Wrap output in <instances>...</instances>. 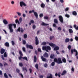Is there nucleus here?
Listing matches in <instances>:
<instances>
[{"label":"nucleus","mask_w":78,"mask_h":78,"mask_svg":"<svg viewBox=\"0 0 78 78\" xmlns=\"http://www.w3.org/2000/svg\"><path fill=\"white\" fill-rule=\"evenodd\" d=\"M54 62H52L51 63V65L53 67L55 65V62H57L58 64H62V61L61 60V58H58V59L56 58H55L54 60Z\"/></svg>","instance_id":"obj_1"},{"label":"nucleus","mask_w":78,"mask_h":78,"mask_svg":"<svg viewBox=\"0 0 78 78\" xmlns=\"http://www.w3.org/2000/svg\"><path fill=\"white\" fill-rule=\"evenodd\" d=\"M19 53L20 55V57H19V60H21V59L22 58L23 59H25L27 61H28V58H27V57H22V56H23V54L22 53V52L20 50L19 51Z\"/></svg>","instance_id":"obj_2"},{"label":"nucleus","mask_w":78,"mask_h":78,"mask_svg":"<svg viewBox=\"0 0 78 78\" xmlns=\"http://www.w3.org/2000/svg\"><path fill=\"white\" fill-rule=\"evenodd\" d=\"M32 12H34V14L35 17H36V19H38V14L37 12H34V10H32V11H30L29 12V13L30 14H31Z\"/></svg>","instance_id":"obj_3"},{"label":"nucleus","mask_w":78,"mask_h":78,"mask_svg":"<svg viewBox=\"0 0 78 78\" xmlns=\"http://www.w3.org/2000/svg\"><path fill=\"white\" fill-rule=\"evenodd\" d=\"M71 52L72 55H73V52H76L75 56H78V51L75 49H71Z\"/></svg>","instance_id":"obj_4"},{"label":"nucleus","mask_w":78,"mask_h":78,"mask_svg":"<svg viewBox=\"0 0 78 78\" xmlns=\"http://www.w3.org/2000/svg\"><path fill=\"white\" fill-rule=\"evenodd\" d=\"M26 46L27 48H30V49H33V47L31 45H28V44H27Z\"/></svg>","instance_id":"obj_5"},{"label":"nucleus","mask_w":78,"mask_h":78,"mask_svg":"<svg viewBox=\"0 0 78 78\" xmlns=\"http://www.w3.org/2000/svg\"><path fill=\"white\" fill-rule=\"evenodd\" d=\"M21 31V33H23V31H24V30L22 28H20V27H19L18 28L17 30L16 31H19V32H20Z\"/></svg>","instance_id":"obj_6"},{"label":"nucleus","mask_w":78,"mask_h":78,"mask_svg":"<svg viewBox=\"0 0 78 78\" xmlns=\"http://www.w3.org/2000/svg\"><path fill=\"white\" fill-rule=\"evenodd\" d=\"M59 20L61 23L64 22V20H63V17L61 16H59Z\"/></svg>","instance_id":"obj_7"},{"label":"nucleus","mask_w":78,"mask_h":78,"mask_svg":"<svg viewBox=\"0 0 78 78\" xmlns=\"http://www.w3.org/2000/svg\"><path fill=\"white\" fill-rule=\"evenodd\" d=\"M39 44V41H38V39L37 37H35V44L36 45H38Z\"/></svg>","instance_id":"obj_8"},{"label":"nucleus","mask_w":78,"mask_h":78,"mask_svg":"<svg viewBox=\"0 0 78 78\" xmlns=\"http://www.w3.org/2000/svg\"><path fill=\"white\" fill-rule=\"evenodd\" d=\"M23 5L24 6H26V4H25V3L23 2H20V6L21 7H22Z\"/></svg>","instance_id":"obj_9"},{"label":"nucleus","mask_w":78,"mask_h":78,"mask_svg":"<svg viewBox=\"0 0 78 78\" xmlns=\"http://www.w3.org/2000/svg\"><path fill=\"white\" fill-rule=\"evenodd\" d=\"M49 45L51 46V47H56V45L55 44H54L53 43H49Z\"/></svg>","instance_id":"obj_10"},{"label":"nucleus","mask_w":78,"mask_h":78,"mask_svg":"<svg viewBox=\"0 0 78 78\" xmlns=\"http://www.w3.org/2000/svg\"><path fill=\"white\" fill-rule=\"evenodd\" d=\"M43 56L45 58H48V54L46 52H45L43 55Z\"/></svg>","instance_id":"obj_11"},{"label":"nucleus","mask_w":78,"mask_h":78,"mask_svg":"<svg viewBox=\"0 0 78 78\" xmlns=\"http://www.w3.org/2000/svg\"><path fill=\"white\" fill-rule=\"evenodd\" d=\"M5 50L3 48H2L1 50L0 53L2 55H3V54L5 53Z\"/></svg>","instance_id":"obj_12"},{"label":"nucleus","mask_w":78,"mask_h":78,"mask_svg":"<svg viewBox=\"0 0 78 78\" xmlns=\"http://www.w3.org/2000/svg\"><path fill=\"white\" fill-rule=\"evenodd\" d=\"M41 58L43 61L44 62H46V58L44 57L43 56H41Z\"/></svg>","instance_id":"obj_13"},{"label":"nucleus","mask_w":78,"mask_h":78,"mask_svg":"<svg viewBox=\"0 0 78 78\" xmlns=\"http://www.w3.org/2000/svg\"><path fill=\"white\" fill-rule=\"evenodd\" d=\"M41 25L42 26H47V25H49L48 24L45 23L44 22H42Z\"/></svg>","instance_id":"obj_14"},{"label":"nucleus","mask_w":78,"mask_h":78,"mask_svg":"<svg viewBox=\"0 0 78 78\" xmlns=\"http://www.w3.org/2000/svg\"><path fill=\"white\" fill-rule=\"evenodd\" d=\"M46 46H43L42 48V49L43 50H45L47 52H49L48 50H46Z\"/></svg>","instance_id":"obj_15"},{"label":"nucleus","mask_w":78,"mask_h":78,"mask_svg":"<svg viewBox=\"0 0 78 78\" xmlns=\"http://www.w3.org/2000/svg\"><path fill=\"white\" fill-rule=\"evenodd\" d=\"M73 15V16H77V13L75 11H73L72 12Z\"/></svg>","instance_id":"obj_16"},{"label":"nucleus","mask_w":78,"mask_h":78,"mask_svg":"<svg viewBox=\"0 0 78 78\" xmlns=\"http://www.w3.org/2000/svg\"><path fill=\"white\" fill-rule=\"evenodd\" d=\"M3 22L5 25H7V24L8 23L7 22V20H6L5 19H4L3 20Z\"/></svg>","instance_id":"obj_17"},{"label":"nucleus","mask_w":78,"mask_h":78,"mask_svg":"<svg viewBox=\"0 0 78 78\" xmlns=\"http://www.w3.org/2000/svg\"><path fill=\"white\" fill-rule=\"evenodd\" d=\"M67 73V71L66 70H64L63 71L62 73L61 74V75H64Z\"/></svg>","instance_id":"obj_18"},{"label":"nucleus","mask_w":78,"mask_h":78,"mask_svg":"<svg viewBox=\"0 0 78 78\" xmlns=\"http://www.w3.org/2000/svg\"><path fill=\"white\" fill-rule=\"evenodd\" d=\"M4 44L6 47H9V43L8 42L5 43Z\"/></svg>","instance_id":"obj_19"},{"label":"nucleus","mask_w":78,"mask_h":78,"mask_svg":"<svg viewBox=\"0 0 78 78\" xmlns=\"http://www.w3.org/2000/svg\"><path fill=\"white\" fill-rule=\"evenodd\" d=\"M55 55H54V54H51L50 56V58L51 59H54V58H55Z\"/></svg>","instance_id":"obj_20"},{"label":"nucleus","mask_w":78,"mask_h":78,"mask_svg":"<svg viewBox=\"0 0 78 78\" xmlns=\"http://www.w3.org/2000/svg\"><path fill=\"white\" fill-rule=\"evenodd\" d=\"M47 50H51V48L48 46H46V49Z\"/></svg>","instance_id":"obj_21"},{"label":"nucleus","mask_w":78,"mask_h":78,"mask_svg":"<svg viewBox=\"0 0 78 78\" xmlns=\"http://www.w3.org/2000/svg\"><path fill=\"white\" fill-rule=\"evenodd\" d=\"M54 50H59V47L58 46H56L55 47H54Z\"/></svg>","instance_id":"obj_22"},{"label":"nucleus","mask_w":78,"mask_h":78,"mask_svg":"<svg viewBox=\"0 0 78 78\" xmlns=\"http://www.w3.org/2000/svg\"><path fill=\"white\" fill-rule=\"evenodd\" d=\"M70 41V39L68 38H66L65 39V42L66 43H67V42H69Z\"/></svg>","instance_id":"obj_23"},{"label":"nucleus","mask_w":78,"mask_h":78,"mask_svg":"<svg viewBox=\"0 0 78 78\" xmlns=\"http://www.w3.org/2000/svg\"><path fill=\"white\" fill-rule=\"evenodd\" d=\"M54 22L55 23H56L58 24V20L56 19H54Z\"/></svg>","instance_id":"obj_24"},{"label":"nucleus","mask_w":78,"mask_h":78,"mask_svg":"<svg viewBox=\"0 0 78 78\" xmlns=\"http://www.w3.org/2000/svg\"><path fill=\"white\" fill-rule=\"evenodd\" d=\"M73 27L76 30H78V26L76 27V25L75 24L73 25Z\"/></svg>","instance_id":"obj_25"},{"label":"nucleus","mask_w":78,"mask_h":78,"mask_svg":"<svg viewBox=\"0 0 78 78\" xmlns=\"http://www.w3.org/2000/svg\"><path fill=\"white\" fill-rule=\"evenodd\" d=\"M47 78H53V75L51 74H50L49 76H47Z\"/></svg>","instance_id":"obj_26"},{"label":"nucleus","mask_w":78,"mask_h":78,"mask_svg":"<svg viewBox=\"0 0 78 78\" xmlns=\"http://www.w3.org/2000/svg\"><path fill=\"white\" fill-rule=\"evenodd\" d=\"M45 4L44 3H42L41 5V7L43 8H44L45 7Z\"/></svg>","instance_id":"obj_27"},{"label":"nucleus","mask_w":78,"mask_h":78,"mask_svg":"<svg viewBox=\"0 0 78 78\" xmlns=\"http://www.w3.org/2000/svg\"><path fill=\"white\" fill-rule=\"evenodd\" d=\"M34 61L35 62H36V61H37V57L36 55H34Z\"/></svg>","instance_id":"obj_28"},{"label":"nucleus","mask_w":78,"mask_h":78,"mask_svg":"<svg viewBox=\"0 0 78 78\" xmlns=\"http://www.w3.org/2000/svg\"><path fill=\"white\" fill-rule=\"evenodd\" d=\"M15 23H17L18 25H20V22H19V20L17 19H16L15 20Z\"/></svg>","instance_id":"obj_29"},{"label":"nucleus","mask_w":78,"mask_h":78,"mask_svg":"<svg viewBox=\"0 0 78 78\" xmlns=\"http://www.w3.org/2000/svg\"><path fill=\"white\" fill-rule=\"evenodd\" d=\"M69 33H73V30H72V29H69Z\"/></svg>","instance_id":"obj_30"},{"label":"nucleus","mask_w":78,"mask_h":78,"mask_svg":"<svg viewBox=\"0 0 78 78\" xmlns=\"http://www.w3.org/2000/svg\"><path fill=\"white\" fill-rule=\"evenodd\" d=\"M47 44V43L45 42H43L42 43L41 45H46Z\"/></svg>","instance_id":"obj_31"},{"label":"nucleus","mask_w":78,"mask_h":78,"mask_svg":"<svg viewBox=\"0 0 78 78\" xmlns=\"http://www.w3.org/2000/svg\"><path fill=\"white\" fill-rule=\"evenodd\" d=\"M4 58H6L7 57V54H6V52H5L4 54Z\"/></svg>","instance_id":"obj_32"},{"label":"nucleus","mask_w":78,"mask_h":78,"mask_svg":"<svg viewBox=\"0 0 78 78\" xmlns=\"http://www.w3.org/2000/svg\"><path fill=\"white\" fill-rule=\"evenodd\" d=\"M35 66L36 69H38L39 68V66L38 65V64H36Z\"/></svg>","instance_id":"obj_33"},{"label":"nucleus","mask_w":78,"mask_h":78,"mask_svg":"<svg viewBox=\"0 0 78 78\" xmlns=\"http://www.w3.org/2000/svg\"><path fill=\"white\" fill-rule=\"evenodd\" d=\"M62 61L63 62H64V63H66V59L65 58H63L62 59Z\"/></svg>","instance_id":"obj_34"},{"label":"nucleus","mask_w":78,"mask_h":78,"mask_svg":"<svg viewBox=\"0 0 78 78\" xmlns=\"http://www.w3.org/2000/svg\"><path fill=\"white\" fill-rule=\"evenodd\" d=\"M19 65L20 67H23V65L22 64V62H20L19 64Z\"/></svg>","instance_id":"obj_35"},{"label":"nucleus","mask_w":78,"mask_h":78,"mask_svg":"<svg viewBox=\"0 0 78 78\" xmlns=\"http://www.w3.org/2000/svg\"><path fill=\"white\" fill-rule=\"evenodd\" d=\"M11 43L12 45L13 46H14V45H15V43H14V41H11Z\"/></svg>","instance_id":"obj_36"},{"label":"nucleus","mask_w":78,"mask_h":78,"mask_svg":"<svg viewBox=\"0 0 78 78\" xmlns=\"http://www.w3.org/2000/svg\"><path fill=\"white\" fill-rule=\"evenodd\" d=\"M44 19H46V20H48V17L44 16Z\"/></svg>","instance_id":"obj_37"},{"label":"nucleus","mask_w":78,"mask_h":78,"mask_svg":"<svg viewBox=\"0 0 78 78\" xmlns=\"http://www.w3.org/2000/svg\"><path fill=\"white\" fill-rule=\"evenodd\" d=\"M65 17H67V18H69V17H70V15L68 14H66L65 15Z\"/></svg>","instance_id":"obj_38"},{"label":"nucleus","mask_w":78,"mask_h":78,"mask_svg":"<svg viewBox=\"0 0 78 78\" xmlns=\"http://www.w3.org/2000/svg\"><path fill=\"white\" fill-rule=\"evenodd\" d=\"M4 76L5 78H8V76H7L6 73H5L4 74Z\"/></svg>","instance_id":"obj_39"},{"label":"nucleus","mask_w":78,"mask_h":78,"mask_svg":"<svg viewBox=\"0 0 78 78\" xmlns=\"http://www.w3.org/2000/svg\"><path fill=\"white\" fill-rule=\"evenodd\" d=\"M54 36H51L50 37V40H52V39H53L54 38Z\"/></svg>","instance_id":"obj_40"},{"label":"nucleus","mask_w":78,"mask_h":78,"mask_svg":"<svg viewBox=\"0 0 78 78\" xmlns=\"http://www.w3.org/2000/svg\"><path fill=\"white\" fill-rule=\"evenodd\" d=\"M24 39H27V34H25L24 35Z\"/></svg>","instance_id":"obj_41"},{"label":"nucleus","mask_w":78,"mask_h":78,"mask_svg":"<svg viewBox=\"0 0 78 78\" xmlns=\"http://www.w3.org/2000/svg\"><path fill=\"white\" fill-rule=\"evenodd\" d=\"M14 31V30L12 28H10V33H12Z\"/></svg>","instance_id":"obj_42"},{"label":"nucleus","mask_w":78,"mask_h":78,"mask_svg":"<svg viewBox=\"0 0 78 78\" xmlns=\"http://www.w3.org/2000/svg\"><path fill=\"white\" fill-rule=\"evenodd\" d=\"M40 17V18H41L42 17H43L44 16V15H43V14L41 13L39 15Z\"/></svg>","instance_id":"obj_43"},{"label":"nucleus","mask_w":78,"mask_h":78,"mask_svg":"<svg viewBox=\"0 0 78 78\" xmlns=\"http://www.w3.org/2000/svg\"><path fill=\"white\" fill-rule=\"evenodd\" d=\"M23 44L24 45H25V44H26V41L25 40H23Z\"/></svg>","instance_id":"obj_44"},{"label":"nucleus","mask_w":78,"mask_h":78,"mask_svg":"<svg viewBox=\"0 0 78 78\" xmlns=\"http://www.w3.org/2000/svg\"><path fill=\"white\" fill-rule=\"evenodd\" d=\"M19 20L20 22L21 23V22H22V17H20L19 19Z\"/></svg>","instance_id":"obj_45"},{"label":"nucleus","mask_w":78,"mask_h":78,"mask_svg":"<svg viewBox=\"0 0 78 78\" xmlns=\"http://www.w3.org/2000/svg\"><path fill=\"white\" fill-rule=\"evenodd\" d=\"M1 58L2 59V60H5V59L4 58V57L3 56V55H1Z\"/></svg>","instance_id":"obj_46"},{"label":"nucleus","mask_w":78,"mask_h":78,"mask_svg":"<svg viewBox=\"0 0 78 78\" xmlns=\"http://www.w3.org/2000/svg\"><path fill=\"white\" fill-rule=\"evenodd\" d=\"M75 40L76 41H78V37L77 36H76L75 38Z\"/></svg>","instance_id":"obj_47"},{"label":"nucleus","mask_w":78,"mask_h":78,"mask_svg":"<svg viewBox=\"0 0 78 78\" xmlns=\"http://www.w3.org/2000/svg\"><path fill=\"white\" fill-rule=\"evenodd\" d=\"M17 14L19 16H21V13L19 12H17Z\"/></svg>","instance_id":"obj_48"},{"label":"nucleus","mask_w":78,"mask_h":78,"mask_svg":"<svg viewBox=\"0 0 78 78\" xmlns=\"http://www.w3.org/2000/svg\"><path fill=\"white\" fill-rule=\"evenodd\" d=\"M69 50H70L71 49V45H69L68 47Z\"/></svg>","instance_id":"obj_49"},{"label":"nucleus","mask_w":78,"mask_h":78,"mask_svg":"<svg viewBox=\"0 0 78 78\" xmlns=\"http://www.w3.org/2000/svg\"><path fill=\"white\" fill-rule=\"evenodd\" d=\"M44 67L47 68V66H48V65H47V64L46 63V64H44Z\"/></svg>","instance_id":"obj_50"},{"label":"nucleus","mask_w":78,"mask_h":78,"mask_svg":"<svg viewBox=\"0 0 78 78\" xmlns=\"http://www.w3.org/2000/svg\"><path fill=\"white\" fill-rule=\"evenodd\" d=\"M69 8H68V7L66 8L65 9V11H69Z\"/></svg>","instance_id":"obj_51"},{"label":"nucleus","mask_w":78,"mask_h":78,"mask_svg":"<svg viewBox=\"0 0 78 78\" xmlns=\"http://www.w3.org/2000/svg\"><path fill=\"white\" fill-rule=\"evenodd\" d=\"M38 51H39L40 52H42V51H41V48H38Z\"/></svg>","instance_id":"obj_52"},{"label":"nucleus","mask_w":78,"mask_h":78,"mask_svg":"<svg viewBox=\"0 0 78 78\" xmlns=\"http://www.w3.org/2000/svg\"><path fill=\"white\" fill-rule=\"evenodd\" d=\"M36 28V25H34L33 26V29H35Z\"/></svg>","instance_id":"obj_53"},{"label":"nucleus","mask_w":78,"mask_h":78,"mask_svg":"<svg viewBox=\"0 0 78 78\" xmlns=\"http://www.w3.org/2000/svg\"><path fill=\"white\" fill-rule=\"evenodd\" d=\"M16 70L17 73H19V72H20V70H19V69H16Z\"/></svg>","instance_id":"obj_54"},{"label":"nucleus","mask_w":78,"mask_h":78,"mask_svg":"<svg viewBox=\"0 0 78 78\" xmlns=\"http://www.w3.org/2000/svg\"><path fill=\"white\" fill-rule=\"evenodd\" d=\"M58 76H59V77L60 78V77H61V73H58Z\"/></svg>","instance_id":"obj_55"},{"label":"nucleus","mask_w":78,"mask_h":78,"mask_svg":"<svg viewBox=\"0 0 78 78\" xmlns=\"http://www.w3.org/2000/svg\"><path fill=\"white\" fill-rule=\"evenodd\" d=\"M26 14H25V13H23V17H26Z\"/></svg>","instance_id":"obj_56"},{"label":"nucleus","mask_w":78,"mask_h":78,"mask_svg":"<svg viewBox=\"0 0 78 78\" xmlns=\"http://www.w3.org/2000/svg\"><path fill=\"white\" fill-rule=\"evenodd\" d=\"M23 50V51H25V48L24 47H23L22 48Z\"/></svg>","instance_id":"obj_57"},{"label":"nucleus","mask_w":78,"mask_h":78,"mask_svg":"<svg viewBox=\"0 0 78 78\" xmlns=\"http://www.w3.org/2000/svg\"><path fill=\"white\" fill-rule=\"evenodd\" d=\"M58 30H59V31H61V27H59L58 28Z\"/></svg>","instance_id":"obj_58"},{"label":"nucleus","mask_w":78,"mask_h":78,"mask_svg":"<svg viewBox=\"0 0 78 78\" xmlns=\"http://www.w3.org/2000/svg\"><path fill=\"white\" fill-rule=\"evenodd\" d=\"M4 67H5L6 66H8V64H7L6 62H5V63L4 64Z\"/></svg>","instance_id":"obj_59"},{"label":"nucleus","mask_w":78,"mask_h":78,"mask_svg":"<svg viewBox=\"0 0 78 78\" xmlns=\"http://www.w3.org/2000/svg\"><path fill=\"white\" fill-rule=\"evenodd\" d=\"M30 23H34V20H31Z\"/></svg>","instance_id":"obj_60"},{"label":"nucleus","mask_w":78,"mask_h":78,"mask_svg":"<svg viewBox=\"0 0 78 78\" xmlns=\"http://www.w3.org/2000/svg\"><path fill=\"white\" fill-rule=\"evenodd\" d=\"M71 70L72 71V72H74L75 71V69L73 68L72 67L71 69Z\"/></svg>","instance_id":"obj_61"},{"label":"nucleus","mask_w":78,"mask_h":78,"mask_svg":"<svg viewBox=\"0 0 78 78\" xmlns=\"http://www.w3.org/2000/svg\"><path fill=\"white\" fill-rule=\"evenodd\" d=\"M13 25L14 28H16V24H13Z\"/></svg>","instance_id":"obj_62"},{"label":"nucleus","mask_w":78,"mask_h":78,"mask_svg":"<svg viewBox=\"0 0 78 78\" xmlns=\"http://www.w3.org/2000/svg\"><path fill=\"white\" fill-rule=\"evenodd\" d=\"M20 75L22 78L23 77V76L22 73H20Z\"/></svg>","instance_id":"obj_63"},{"label":"nucleus","mask_w":78,"mask_h":78,"mask_svg":"<svg viewBox=\"0 0 78 78\" xmlns=\"http://www.w3.org/2000/svg\"><path fill=\"white\" fill-rule=\"evenodd\" d=\"M13 25V24H10V28H12V26Z\"/></svg>","instance_id":"obj_64"}]
</instances>
